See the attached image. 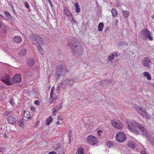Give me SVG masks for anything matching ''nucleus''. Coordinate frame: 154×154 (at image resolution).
Here are the masks:
<instances>
[{"mask_svg": "<svg viewBox=\"0 0 154 154\" xmlns=\"http://www.w3.org/2000/svg\"><path fill=\"white\" fill-rule=\"evenodd\" d=\"M83 51V50L82 49V51H81V52H82Z\"/></svg>", "mask_w": 154, "mask_h": 154, "instance_id": "nucleus-60", "label": "nucleus"}, {"mask_svg": "<svg viewBox=\"0 0 154 154\" xmlns=\"http://www.w3.org/2000/svg\"><path fill=\"white\" fill-rule=\"evenodd\" d=\"M106 144L107 147L109 148H110L113 146V143L112 141H107Z\"/></svg>", "mask_w": 154, "mask_h": 154, "instance_id": "nucleus-26", "label": "nucleus"}, {"mask_svg": "<svg viewBox=\"0 0 154 154\" xmlns=\"http://www.w3.org/2000/svg\"><path fill=\"white\" fill-rule=\"evenodd\" d=\"M103 131L101 130H98L97 131V134H98L99 136H100V133H102Z\"/></svg>", "mask_w": 154, "mask_h": 154, "instance_id": "nucleus-36", "label": "nucleus"}, {"mask_svg": "<svg viewBox=\"0 0 154 154\" xmlns=\"http://www.w3.org/2000/svg\"><path fill=\"white\" fill-rule=\"evenodd\" d=\"M62 106V103H60L59 105L54 107L53 109V111L58 112L61 109Z\"/></svg>", "mask_w": 154, "mask_h": 154, "instance_id": "nucleus-19", "label": "nucleus"}, {"mask_svg": "<svg viewBox=\"0 0 154 154\" xmlns=\"http://www.w3.org/2000/svg\"><path fill=\"white\" fill-rule=\"evenodd\" d=\"M72 132L71 130H69L68 131V137L69 138H70L72 137Z\"/></svg>", "mask_w": 154, "mask_h": 154, "instance_id": "nucleus-34", "label": "nucleus"}, {"mask_svg": "<svg viewBox=\"0 0 154 154\" xmlns=\"http://www.w3.org/2000/svg\"><path fill=\"white\" fill-rule=\"evenodd\" d=\"M56 124L57 125H59L60 124V122H59V121H58L56 122Z\"/></svg>", "mask_w": 154, "mask_h": 154, "instance_id": "nucleus-52", "label": "nucleus"}, {"mask_svg": "<svg viewBox=\"0 0 154 154\" xmlns=\"http://www.w3.org/2000/svg\"><path fill=\"white\" fill-rule=\"evenodd\" d=\"M80 11V10L79 8V6L78 5V13Z\"/></svg>", "mask_w": 154, "mask_h": 154, "instance_id": "nucleus-48", "label": "nucleus"}, {"mask_svg": "<svg viewBox=\"0 0 154 154\" xmlns=\"http://www.w3.org/2000/svg\"><path fill=\"white\" fill-rule=\"evenodd\" d=\"M48 154H57V153L55 151H51L49 152Z\"/></svg>", "mask_w": 154, "mask_h": 154, "instance_id": "nucleus-43", "label": "nucleus"}, {"mask_svg": "<svg viewBox=\"0 0 154 154\" xmlns=\"http://www.w3.org/2000/svg\"><path fill=\"white\" fill-rule=\"evenodd\" d=\"M14 77H21V75L20 74H16L14 76Z\"/></svg>", "mask_w": 154, "mask_h": 154, "instance_id": "nucleus-41", "label": "nucleus"}, {"mask_svg": "<svg viewBox=\"0 0 154 154\" xmlns=\"http://www.w3.org/2000/svg\"><path fill=\"white\" fill-rule=\"evenodd\" d=\"M126 136L123 132H119L116 134V141L119 142H122L126 139Z\"/></svg>", "mask_w": 154, "mask_h": 154, "instance_id": "nucleus-7", "label": "nucleus"}, {"mask_svg": "<svg viewBox=\"0 0 154 154\" xmlns=\"http://www.w3.org/2000/svg\"><path fill=\"white\" fill-rule=\"evenodd\" d=\"M66 81H63L60 84L58 88L59 89V87H60L62 89H65L66 88Z\"/></svg>", "mask_w": 154, "mask_h": 154, "instance_id": "nucleus-18", "label": "nucleus"}, {"mask_svg": "<svg viewBox=\"0 0 154 154\" xmlns=\"http://www.w3.org/2000/svg\"><path fill=\"white\" fill-rule=\"evenodd\" d=\"M30 39L33 44L35 45L42 55L44 54L42 52V50L41 45L44 43L43 39L38 35L31 34L30 35Z\"/></svg>", "mask_w": 154, "mask_h": 154, "instance_id": "nucleus-2", "label": "nucleus"}, {"mask_svg": "<svg viewBox=\"0 0 154 154\" xmlns=\"http://www.w3.org/2000/svg\"><path fill=\"white\" fill-rule=\"evenodd\" d=\"M64 11L65 13V14L69 18L70 20H71V18H72V20L73 21V20L72 17V15L71 14L70 12L67 10L65 7H64Z\"/></svg>", "mask_w": 154, "mask_h": 154, "instance_id": "nucleus-17", "label": "nucleus"}, {"mask_svg": "<svg viewBox=\"0 0 154 154\" xmlns=\"http://www.w3.org/2000/svg\"><path fill=\"white\" fill-rule=\"evenodd\" d=\"M8 123L10 124L14 125L16 123V120L12 116H10L7 118Z\"/></svg>", "mask_w": 154, "mask_h": 154, "instance_id": "nucleus-14", "label": "nucleus"}, {"mask_svg": "<svg viewBox=\"0 0 154 154\" xmlns=\"http://www.w3.org/2000/svg\"><path fill=\"white\" fill-rule=\"evenodd\" d=\"M24 123H25L24 119H22L20 120L19 123V125L20 126L23 127Z\"/></svg>", "mask_w": 154, "mask_h": 154, "instance_id": "nucleus-28", "label": "nucleus"}, {"mask_svg": "<svg viewBox=\"0 0 154 154\" xmlns=\"http://www.w3.org/2000/svg\"><path fill=\"white\" fill-rule=\"evenodd\" d=\"M34 103L35 104L38 105L39 104L40 102L38 100H36L35 101Z\"/></svg>", "mask_w": 154, "mask_h": 154, "instance_id": "nucleus-39", "label": "nucleus"}, {"mask_svg": "<svg viewBox=\"0 0 154 154\" xmlns=\"http://www.w3.org/2000/svg\"><path fill=\"white\" fill-rule=\"evenodd\" d=\"M10 113V112L8 111H6L4 113V116H7Z\"/></svg>", "mask_w": 154, "mask_h": 154, "instance_id": "nucleus-38", "label": "nucleus"}, {"mask_svg": "<svg viewBox=\"0 0 154 154\" xmlns=\"http://www.w3.org/2000/svg\"><path fill=\"white\" fill-rule=\"evenodd\" d=\"M104 26V24L103 23H100L98 25V31H102Z\"/></svg>", "mask_w": 154, "mask_h": 154, "instance_id": "nucleus-23", "label": "nucleus"}, {"mask_svg": "<svg viewBox=\"0 0 154 154\" xmlns=\"http://www.w3.org/2000/svg\"><path fill=\"white\" fill-rule=\"evenodd\" d=\"M60 117H61V116L60 115H59L58 116V120H62V118H60Z\"/></svg>", "mask_w": 154, "mask_h": 154, "instance_id": "nucleus-44", "label": "nucleus"}, {"mask_svg": "<svg viewBox=\"0 0 154 154\" xmlns=\"http://www.w3.org/2000/svg\"><path fill=\"white\" fill-rule=\"evenodd\" d=\"M128 128L132 133L138 135L139 132L136 128H138L141 131L142 134L146 137L149 141L151 144L153 145L154 142L152 136L151 135L149 132H148L146 128L142 125L134 120L131 121H127L126 122Z\"/></svg>", "mask_w": 154, "mask_h": 154, "instance_id": "nucleus-1", "label": "nucleus"}, {"mask_svg": "<svg viewBox=\"0 0 154 154\" xmlns=\"http://www.w3.org/2000/svg\"><path fill=\"white\" fill-rule=\"evenodd\" d=\"M27 63L28 66L29 67H31L34 64L35 61L32 58L30 57L27 59Z\"/></svg>", "mask_w": 154, "mask_h": 154, "instance_id": "nucleus-13", "label": "nucleus"}, {"mask_svg": "<svg viewBox=\"0 0 154 154\" xmlns=\"http://www.w3.org/2000/svg\"><path fill=\"white\" fill-rule=\"evenodd\" d=\"M66 70L65 66L60 65L57 66L56 70V76L59 77L64 76L66 72Z\"/></svg>", "mask_w": 154, "mask_h": 154, "instance_id": "nucleus-4", "label": "nucleus"}, {"mask_svg": "<svg viewBox=\"0 0 154 154\" xmlns=\"http://www.w3.org/2000/svg\"><path fill=\"white\" fill-rule=\"evenodd\" d=\"M153 86L154 88V84H153Z\"/></svg>", "mask_w": 154, "mask_h": 154, "instance_id": "nucleus-59", "label": "nucleus"}, {"mask_svg": "<svg viewBox=\"0 0 154 154\" xmlns=\"http://www.w3.org/2000/svg\"><path fill=\"white\" fill-rule=\"evenodd\" d=\"M141 35L143 36L146 37L150 41L153 40V38L151 36V33L147 29H145L141 32Z\"/></svg>", "mask_w": 154, "mask_h": 154, "instance_id": "nucleus-10", "label": "nucleus"}, {"mask_svg": "<svg viewBox=\"0 0 154 154\" xmlns=\"http://www.w3.org/2000/svg\"><path fill=\"white\" fill-rule=\"evenodd\" d=\"M32 72L31 71H28L26 73V75L27 76H30L32 75Z\"/></svg>", "mask_w": 154, "mask_h": 154, "instance_id": "nucleus-33", "label": "nucleus"}, {"mask_svg": "<svg viewBox=\"0 0 154 154\" xmlns=\"http://www.w3.org/2000/svg\"><path fill=\"white\" fill-rule=\"evenodd\" d=\"M128 146L130 148H133L135 147V145L132 143H129L128 144Z\"/></svg>", "mask_w": 154, "mask_h": 154, "instance_id": "nucleus-30", "label": "nucleus"}, {"mask_svg": "<svg viewBox=\"0 0 154 154\" xmlns=\"http://www.w3.org/2000/svg\"><path fill=\"white\" fill-rule=\"evenodd\" d=\"M81 54H82V53H80V54H79V55H81Z\"/></svg>", "mask_w": 154, "mask_h": 154, "instance_id": "nucleus-61", "label": "nucleus"}, {"mask_svg": "<svg viewBox=\"0 0 154 154\" xmlns=\"http://www.w3.org/2000/svg\"><path fill=\"white\" fill-rule=\"evenodd\" d=\"M134 107L140 115L148 119V116L145 109H143L142 107H139L136 105H134Z\"/></svg>", "mask_w": 154, "mask_h": 154, "instance_id": "nucleus-8", "label": "nucleus"}, {"mask_svg": "<svg viewBox=\"0 0 154 154\" xmlns=\"http://www.w3.org/2000/svg\"><path fill=\"white\" fill-rule=\"evenodd\" d=\"M115 23H116V25H117V23L118 22V19H116L115 21Z\"/></svg>", "mask_w": 154, "mask_h": 154, "instance_id": "nucleus-47", "label": "nucleus"}, {"mask_svg": "<svg viewBox=\"0 0 154 154\" xmlns=\"http://www.w3.org/2000/svg\"><path fill=\"white\" fill-rule=\"evenodd\" d=\"M75 11L77 12V2H76L75 4Z\"/></svg>", "mask_w": 154, "mask_h": 154, "instance_id": "nucleus-45", "label": "nucleus"}, {"mask_svg": "<svg viewBox=\"0 0 154 154\" xmlns=\"http://www.w3.org/2000/svg\"><path fill=\"white\" fill-rule=\"evenodd\" d=\"M148 80H150L151 79V78H147Z\"/></svg>", "mask_w": 154, "mask_h": 154, "instance_id": "nucleus-56", "label": "nucleus"}, {"mask_svg": "<svg viewBox=\"0 0 154 154\" xmlns=\"http://www.w3.org/2000/svg\"><path fill=\"white\" fill-rule=\"evenodd\" d=\"M48 0V2L50 4V5H51V6H52L51 2L50 0Z\"/></svg>", "mask_w": 154, "mask_h": 154, "instance_id": "nucleus-50", "label": "nucleus"}, {"mask_svg": "<svg viewBox=\"0 0 154 154\" xmlns=\"http://www.w3.org/2000/svg\"><path fill=\"white\" fill-rule=\"evenodd\" d=\"M31 109L33 110H34L35 109V108L33 107H31Z\"/></svg>", "mask_w": 154, "mask_h": 154, "instance_id": "nucleus-55", "label": "nucleus"}, {"mask_svg": "<svg viewBox=\"0 0 154 154\" xmlns=\"http://www.w3.org/2000/svg\"><path fill=\"white\" fill-rule=\"evenodd\" d=\"M141 154H146V153L145 151L142 152Z\"/></svg>", "mask_w": 154, "mask_h": 154, "instance_id": "nucleus-49", "label": "nucleus"}, {"mask_svg": "<svg viewBox=\"0 0 154 154\" xmlns=\"http://www.w3.org/2000/svg\"><path fill=\"white\" fill-rule=\"evenodd\" d=\"M25 6H26V8L29 9V4H28V2H25Z\"/></svg>", "mask_w": 154, "mask_h": 154, "instance_id": "nucleus-37", "label": "nucleus"}, {"mask_svg": "<svg viewBox=\"0 0 154 154\" xmlns=\"http://www.w3.org/2000/svg\"><path fill=\"white\" fill-rule=\"evenodd\" d=\"M54 91L51 90L50 98L49 100L50 104L54 103L56 100V97L54 95Z\"/></svg>", "mask_w": 154, "mask_h": 154, "instance_id": "nucleus-12", "label": "nucleus"}, {"mask_svg": "<svg viewBox=\"0 0 154 154\" xmlns=\"http://www.w3.org/2000/svg\"><path fill=\"white\" fill-rule=\"evenodd\" d=\"M64 81H66V85H69V84L71 85L72 84H73V82L72 79H71V80H70V79H68Z\"/></svg>", "mask_w": 154, "mask_h": 154, "instance_id": "nucleus-27", "label": "nucleus"}, {"mask_svg": "<svg viewBox=\"0 0 154 154\" xmlns=\"http://www.w3.org/2000/svg\"><path fill=\"white\" fill-rule=\"evenodd\" d=\"M84 148L82 147H80L78 149V154H84Z\"/></svg>", "mask_w": 154, "mask_h": 154, "instance_id": "nucleus-25", "label": "nucleus"}, {"mask_svg": "<svg viewBox=\"0 0 154 154\" xmlns=\"http://www.w3.org/2000/svg\"><path fill=\"white\" fill-rule=\"evenodd\" d=\"M5 139L7 138L8 137L6 135V134H5Z\"/></svg>", "mask_w": 154, "mask_h": 154, "instance_id": "nucleus-57", "label": "nucleus"}, {"mask_svg": "<svg viewBox=\"0 0 154 154\" xmlns=\"http://www.w3.org/2000/svg\"><path fill=\"white\" fill-rule=\"evenodd\" d=\"M114 57V54H112L110 55L108 57V59L109 60L111 61Z\"/></svg>", "mask_w": 154, "mask_h": 154, "instance_id": "nucleus-32", "label": "nucleus"}, {"mask_svg": "<svg viewBox=\"0 0 154 154\" xmlns=\"http://www.w3.org/2000/svg\"><path fill=\"white\" fill-rule=\"evenodd\" d=\"M12 11H13L14 12V14H15L16 13V12L14 10V7L13 6H12Z\"/></svg>", "mask_w": 154, "mask_h": 154, "instance_id": "nucleus-46", "label": "nucleus"}, {"mask_svg": "<svg viewBox=\"0 0 154 154\" xmlns=\"http://www.w3.org/2000/svg\"><path fill=\"white\" fill-rule=\"evenodd\" d=\"M123 45V42H121L119 43V45Z\"/></svg>", "mask_w": 154, "mask_h": 154, "instance_id": "nucleus-58", "label": "nucleus"}, {"mask_svg": "<svg viewBox=\"0 0 154 154\" xmlns=\"http://www.w3.org/2000/svg\"><path fill=\"white\" fill-rule=\"evenodd\" d=\"M10 103L11 105L14 106L15 104V103L13 100H11L10 101Z\"/></svg>", "mask_w": 154, "mask_h": 154, "instance_id": "nucleus-40", "label": "nucleus"}, {"mask_svg": "<svg viewBox=\"0 0 154 154\" xmlns=\"http://www.w3.org/2000/svg\"><path fill=\"white\" fill-rule=\"evenodd\" d=\"M55 112H56V111H53V115H55L56 116V113H55Z\"/></svg>", "mask_w": 154, "mask_h": 154, "instance_id": "nucleus-51", "label": "nucleus"}, {"mask_svg": "<svg viewBox=\"0 0 154 154\" xmlns=\"http://www.w3.org/2000/svg\"><path fill=\"white\" fill-rule=\"evenodd\" d=\"M143 75L144 77H150V75L149 74L146 72H144L143 73Z\"/></svg>", "mask_w": 154, "mask_h": 154, "instance_id": "nucleus-31", "label": "nucleus"}, {"mask_svg": "<svg viewBox=\"0 0 154 154\" xmlns=\"http://www.w3.org/2000/svg\"><path fill=\"white\" fill-rule=\"evenodd\" d=\"M30 113L28 111H25L24 112V116L25 117L29 119L30 118Z\"/></svg>", "mask_w": 154, "mask_h": 154, "instance_id": "nucleus-22", "label": "nucleus"}, {"mask_svg": "<svg viewBox=\"0 0 154 154\" xmlns=\"http://www.w3.org/2000/svg\"><path fill=\"white\" fill-rule=\"evenodd\" d=\"M36 89H34L32 90L33 93V94H34L35 95H36V94H37V92H36Z\"/></svg>", "mask_w": 154, "mask_h": 154, "instance_id": "nucleus-42", "label": "nucleus"}, {"mask_svg": "<svg viewBox=\"0 0 154 154\" xmlns=\"http://www.w3.org/2000/svg\"><path fill=\"white\" fill-rule=\"evenodd\" d=\"M4 14L6 15V16L9 19L12 20V16L11 15L10 13L8 11H4Z\"/></svg>", "mask_w": 154, "mask_h": 154, "instance_id": "nucleus-24", "label": "nucleus"}, {"mask_svg": "<svg viewBox=\"0 0 154 154\" xmlns=\"http://www.w3.org/2000/svg\"><path fill=\"white\" fill-rule=\"evenodd\" d=\"M4 15H2L0 14V17H1L2 18H4Z\"/></svg>", "mask_w": 154, "mask_h": 154, "instance_id": "nucleus-53", "label": "nucleus"}, {"mask_svg": "<svg viewBox=\"0 0 154 154\" xmlns=\"http://www.w3.org/2000/svg\"><path fill=\"white\" fill-rule=\"evenodd\" d=\"M111 13L113 17H116L118 16L117 11L115 9L112 8L111 10Z\"/></svg>", "mask_w": 154, "mask_h": 154, "instance_id": "nucleus-21", "label": "nucleus"}, {"mask_svg": "<svg viewBox=\"0 0 154 154\" xmlns=\"http://www.w3.org/2000/svg\"><path fill=\"white\" fill-rule=\"evenodd\" d=\"M54 87H53L52 88H51V90H52V91H54Z\"/></svg>", "mask_w": 154, "mask_h": 154, "instance_id": "nucleus-54", "label": "nucleus"}, {"mask_svg": "<svg viewBox=\"0 0 154 154\" xmlns=\"http://www.w3.org/2000/svg\"><path fill=\"white\" fill-rule=\"evenodd\" d=\"M142 64L145 67L149 68L152 64V62L150 59L148 57H146L142 61Z\"/></svg>", "mask_w": 154, "mask_h": 154, "instance_id": "nucleus-11", "label": "nucleus"}, {"mask_svg": "<svg viewBox=\"0 0 154 154\" xmlns=\"http://www.w3.org/2000/svg\"><path fill=\"white\" fill-rule=\"evenodd\" d=\"M26 48H23L21 49L18 54V57H21L26 55Z\"/></svg>", "mask_w": 154, "mask_h": 154, "instance_id": "nucleus-16", "label": "nucleus"}, {"mask_svg": "<svg viewBox=\"0 0 154 154\" xmlns=\"http://www.w3.org/2000/svg\"><path fill=\"white\" fill-rule=\"evenodd\" d=\"M6 150V148L5 147H0V152L5 151Z\"/></svg>", "mask_w": 154, "mask_h": 154, "instance_id": "nucleus-35", "label": "nucleus"}, {"mask_svg": "<svg viewBox=\"0 0 154 154\" xmlns=\"http://www.w3.org/2000/svg\"><path fill=\"white\" fill-rule=\"evenodd\" d=\"M77 40L75 38H72L71 41L68 43V46L74 54L76 53Z\"/></svg>", "mask_w": 154, "mask_h": 154, "instance_id": "nucleus-5", "label": "nucleus"}, {"mask_svg": "<svg viewBox=\"0 0 154 154\" xmlns=\"http://www.w3.org/2000/svg\"><path fill=\"white\" fill-rule=\"evenodd\" d=\"M14 40L16 43H19L22 42V39L20 36L17 35L14 36Z\"/></svg>", "mask_w": 154, "mask_h": 154, "instance_id": "nucleus-15", "label": "nucleus"}, {"mask_svg": "<svg viewBox=\"0 0 154 154\" xmlns=\"http://www.w3.org/2000/svg\"><path fill=\"white\" fill-rule=\"evenodd\" d=\"M53 119L51 117V116H50L48 118H47L46 119V124L47 125H49L53 121Z\"/></svg>", "mask_w": 154, "mask_h": 154, "instance_id": "nucleus-20", "label": "nucleus"}, {"mask_svg": "<svg viewBox=\"0 0 154 154\" xmlns=\"http://www.w3.org/2000/svg\"><path fill=\"white\" fill-rule=\"evenodd\" d=\"M86 141L89 145L94 146L97 145L98 139L97 137L92 135H89L87 137Z\"/></svg>", "mask_w": 154, "mask_h": 154, "instance_id": "nucleus-6", "label": "nucleus"}, {"mask_svg": "<svg viewBox=\"0 0 154 154\" xmlns=\"http://www.w3.org/2000/svg\"><path fill=\"white\" fill-rule=\"evenodd\" d=\"M2 78L1 81L7 85H10L12 83L20 82L21 81V78Z\"/></svg>", "mask_w": 154, "mask_h": 154, "instance_id": "nucleus-3", "label": "nucleus"}, {"mask_svg": "<svg viewBox=\"0 0 154 154\" xmlns=\"http://www.w3.org/2000/svg\"><path fill=\"white\" fill-rule=\"evenodd\" d=\"M111 124L114 127L119 129H122L123 127V124L120 121L112 120Z\"/></svg>", "mask_w": 154, "mask_h": 154, "instance_id": "nucleus-9", "label": "nucleus"}, {"mask_svg": "<svg viewBox=\"0 0 154 154\" xmlns=\"http://www.w3.org/2000/svg\"><path fill=\"white\" fill-rule=\"evenodd\" d=\"M123 14L125 17H127L129 16V12L128 11H123Z\"/></svg>", "mask_w": 154, "mask_h": 154, "instance_id": "nucleus-29", "label": "nucleus"}]
</instances>
